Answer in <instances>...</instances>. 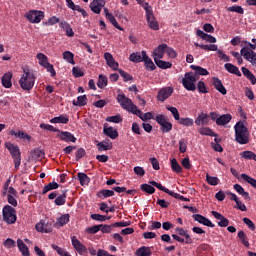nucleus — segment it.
Segmentation results:
<instances>
[{
  "label": "nucleus",
  "instance_id": "obj_48",
  "mask_svg": "<svg viewBox=\"0 0 256 256\" xmlns=\"http://www.w3.org/2000/svg\"><path fill=\"white\" fill-rule=\"evenodd\" d=\"M167 111H170L171 115L174 117L175 121H179L181 119V115L179 114V110L176 107L167 105Z\"/></svg>",
  "mask_w": 256,
  "mask_h": 256
},
{
  "label": "nucleus",
  "instance_id": "obj_44",
  "mask_svg": "<svg viewBox=\"0 0 256 256\" xmlns=\"http://www.w3.org/2000/svg\"><path fill=\"white\" fill-rule=\"evenodd\" d=\"M108 78L107 76L103 75V74H100L98 76V81H97V87L99 89H104V87H107V83H108Z\"/></svg>",
  "mask_w": 256,
  "mask_h": 256
},
{
  "label": "nucleus",
  "instance_id": "obj_12",
  "mask_svg": "<svg viewBox=\"0 0 256 256\" xmlns=\"http://www.w3.org/2000/svg\"><path fill=\"white\" fill-rule=\"evenodd\" d=\"M38 233H51L53 231V224L48 219H42L35 225Z\"/></svg>",
  "mask_w": 256,
  "mask_h": 256
},
{
  "label": "nucleus",
  "instance_id": "obj_27",
  "mask_svg": "<svg viewBox=\"0 0 256 256\" xmlns=\"http://www.w3.org/2000/svg\"><path fill=\"white\" fill-rule=\"evenodd\" d=\"M11 79H13V73L11 72H7L2 76V85L5 89H11L13 87Z\"/></svg>",
  "mask_w": 256,
  "mask_h": 256
},
{
  "label": "nucleus",
  "instance_id": "obj_13",
  "mask_svg": "<svg viewBox=\"0 0 256 256\" xmlns=\"http://www.w3.org/2000/svg\"><path fill=\"white\" fill-rule=\"evenodd\" d=\"M173 87H164L158 91L157 99L161 103L167 101L173 95Z\"/></svg>",
  "mask_w": 256,
  "mask_h": 256
},
{
  "label": "nucleus",
  "instance_id": "obj_19",
  "mask_svg": "<svg viewBox=\"0 0 256 256\" xmlns=\"http://www.w3.org/2000/svg\"><path fill=\"white\" fill-rule=\"evenodd\" d=\"M212 85L216 89V91L221 93V95H225L227 93V89L223 85V82L221 81V79H219L217 77H213L212 78Z\"/></svg>",
  "mask_w": 256,
  "mask_h": 256
},
{
  "label": "nucleus",
  "instance_id": "obj_61",
  "mask_svg": "<svg viewBox=\"0 0 256 256\" xmlns=\"http://www.w3.org/2000/svg\"><path fill=\"white\" fill-rule=\"evenodd\" d=\"M203 51H219V46L217 44H203L200 46Z\"/></svg>",
  "mask_w": 256,
  "mask_h": 256
},
{
  "label": "nucleus",
  "instance_id": "obj_8",
  "mask_svg": "<svg viewBox=\"0 0 256 256\" xmlns=\"http://www.w3.org/2000/svg\"><path fill=\"white\" fill-rule=\"evenodd\" d=\"M3 221L7 223V225H13L17 221V212L15 208L11 207L10 205L4 206L2 210Z\"/></svg>",
  "mask_w": 256,
  "mask_h": 256
},
{
  "label": "nucleus",
  "instance_id": "obj_36",
  "mask_svg": "<svg viewBox=\"0 0 256 256\" xmlns=\"http://www.w3.org/2000/svg\"><path fill=\"white\" fill-rule=\"evenodd\" d=\"M10 135H13L16 139H26L27 141H31V136L23 131L15 132V130H11Z\"/></svg>",
  "mask_w": 256,
  "mask_h": 256
},
{
  "label": "nucleus",
  "instance_id": "obj_55",
  "mask_svg": "<svg viewBox=\"0 0 256 256\" xmlns=\"http://www.w3.org/2000/svg\"><path fill=\"white\" fill-rule=\"evenodd\" d=\"M227 11H229L230 13H238L239 15H243V13H245L243 7L238 5L228 7Z\"/></svg>",
  "mask_w": 256,
  "mask_h": 256
},
{
  "label": "nucleus",
  "instance_id": "obj_63",
  "mask_svg": "<svg viewBox=\"0 0 256 256\" xmlns=\"http://www.w3.org/2000/svg\"><path fill=\"white\" fill-rule=\"evenodd\" d=\"M3 245L6 249H13L17 246V243L15 242V240L8 238L4 241Z\"/></svg>",
  "mask_w": 256,
  "mask_h": 256
},
{
  "label": "nucleus",
  "instance_id": "obj_39",
  "mask_svg": "<svg viewBox=\"0 0 256 256\" xmlns=\"http://www.w3.org/2000/svg\"><path fill=\"white\" fill-rule=\"evenodd\" d=\"M77 177L79 179L80 185L85 186V185H89L91 178H89V176H87V174L83 173V172H79L77 174Z\"/></svg>",
  "mask_w": 256,
  "mask_h": 256
},
{
  "label": "nucleus",
  "instance_id": "obj_3",
  "mask_svg": "<svg viewBox=\"0 0 256 256\" xmlns=\"http://www.w3.org/2000/svg\"><path fill=\"white\" fill-rule=\"evenodd\" d=\"M235 141L239 145H247L249 143V130L245 126V122L239 121L234 126Z\"/></svg>",
  "mask_w": 256,
  "mask_h": 256
},
{
  "label": "nucleus",
  "instance_id": "obj_9",
  "mask_svg": "<svg viewBox=\"0 0 256 256\" xmlns=\"http://www.w3.org/2000/svg\"><path fill=\"white\" fill-rule=\"evenodd\" d=\"M143 7L146 12V20L148 26L150 27V29H153V31H159V22H157V20L155 19L151 6H149V3H144Z\"/></svg>",
  "mask_w": 256,
  "mask_h": 256
},
{
  "label": "nucleus",
  "instance_id": "obj_41",
  "mask_svg": "<svg viewBox=\"0 0 256 256\" xmlns=\"http://www.w3.org/2000/svg\"><path fill=\"white\" fill-rule=\"evenodd\" d=\"M36 59H38V64L40 67H45L49 63V58L43 53H38L36 55Z\"/></svg>",
  "mask_w": 256,
  "mask_h": 256
},
{
  "label": "nucleus",
  "instance_id": "obj_15",
  "mask_svg": "<svg viewBox=\"0 0 256 256\" xmlns=\"http://www.w3.org/2000/svg\"><path fill=\"white\" fill-rule=\"evenodd\" d=\"M104 59L106 61V65H108L112 71H119V62L115 61L113 54L105 52Z\"/></svg>",
  "mask_w": 256,
  "mask_h": 256
},
{
  "label": "nucleus",
  "instance_id": "obj_20",
  "mask_svg": "<svg viewBox=\"0 0 256 256\" xmlns=\"http://www.w3.org/2000/svg\"><path fill=\"white\" fill-rule=\"evenodd\" d=\"M211 213L213 217L218 220L219 227H229V219H227L225 216L217 211H212Z\"/></svg>",
  "mask_w": 256,
  "mask_h": 256
},
{
  "label": "nucleus",
  "instance_id": "obj_23",
  "mask_svg": "<svg viewBox=\"0 0 256 256\" xmlns=\"http://www.w3.org/2000/svg\"><path fill=\"white\" fill-rule=\"evenodd\" d=\"M197 37H200L203 41H206V43H217V38L215 36H212L210 34H207L203 32L202 30H197L196 31Z\"/></svg>",
  "mask_w": 256,
  "mask_h": 256
},
{
  "label": "nucleus",
  "instance_id": "obj_16",
  "mask_svg": "<svg viewBox=\"0 0 256 256\" xmlns=\"http://www.w3.org/2000/svg\"><path fill=\"white\" fill-rule=\"evenodd\" d=\"M57 138L60 139V141H65L66 143H75V141H77V138H75V135L71 132L61 130H58Z\"/></svg>",
  "mask_w": 256,
  "mask_h": 256
},
{
  "label": "nucleus",
  "instance_id": "obj_49",
  "mask_svg": "<svg viewBox=\"0 0 256 256\" xmlns=\"http://www.w3.org/2000/svg\"><path fill=\"white\" fill-rule=\"evenodd\" d=\"M60 27H62V29H65L67 37H73L75 35V32H73V28L69 26V23L61 22Z\"/></svg>",
  "mask_w": 256,
  "mask_h": 256
},
{
  "label": "nucleus",
  "instance_id": "obj_54",
  "mask_svg": "<svg viewBox=\"0 0 256 256\" xmlns=\"http://www.w3.org/2000/svg\"><path fill=\"white\" fill-rule=\"evenodd\" d=\"M234 189L236 192L239 193V195H242L245 199H249V192H246L244 188H242L241 185L235 184Z\"/></svg>",
  "mask_w": 256,
  "mask_h": 256
},
{
  "label": "nucleus",
  "instance_id": "obj_62",
  "mask_svg": "<svg viewBox=\"0 0 256 256\" xmlns=\"http://www.w3.org/2000/svg\"><path fill=\"white\" fill-rule=\"evenodd\" d=\"M106 121L108 123H122L123 122V118L121 117V115H115V116H110L106 118Z\"/></svg>",
  "mask_w": 256,
  "mask_h": 256
},
{
  "label": "nucleus",
  "instance_id": "obj_58",
  "mask_svg": "<svg viewBox=\"0 0 256 256\" xmlns=\"http://www.w3.org/2000/svg\"><path fill=\"white\" fill-rule=\"evenodd\" d=\"M206 181L208 185H212L213 187H216V185L219 183V178L206 174Z\"/></svg>",
  "mask_w": 256,
  "mask_h": 256
},
{
  "label": "nucleus",
  "instance_id": "obj_46",
  "mask_svg": "<svg viewBox=\"0 0 256 256\" xmlns=\"http://www.w3.org/2000/svg\"><path fill=\"white\" fill-rule=\"evenodd\" d=\"M198 133H200V135H206L208 137H216L215 132H213V130L209 127H201L198 129Z\"/></svg>",
  "mask_w": 256,
  "mask_h": 256
},
{
  "label": "nucleus",
  "instance_id": "obj_26",
  "mask_svg": "<svg viewBox=\"0 0 256 256\" xmlns=\"http://www.w3.org/2000/svg\"><path fill=\"white\" fill-rule=\"evenodd\" d=\"M195 123L198 126H205V125H209V115L206 113H200L196 119H195Z\"/></svg>",
  "mask_w": 256,
  "mask_h": 256
},
{
  "label": "nucleus",
  "instance_id": "obj_33",
  "mask_svg": "<svg viewBox=\"0 0 256 256\" xmlns=\"http://www.w3.org/2000/svg\"><path fill=\"white\" fill-rule=\"evenodd\" d=\"M17 247L19 251L22 253V256H30L29 247H27V245L23 243V240H17Z\"/></svg>",
  "mask_w": 256,
  "mask_h": 256
},
{
  "label": "nucleus",
  "instance_id": "obj_50",
  "mask_svg": "<svg viewBox=\"0 0 256 256\" xmlns=\"http://www.w3.org/2000/svg\"><path fill=\"white\" fill-rule=\"evenodd\" d=\"M240 157H242V159L256 161V154L253 151H243L240 153Z\"/></svg>",
  "mask_w": 256,
  "mask_h": 256
},
{
  "label": "nucleus",
  "instance_id": "obj_2",
  "mask_svg": "<svg viewBox=\"0 0 256 256\" xmlns=\"http://www.w3.org/2000/svg\"><path fill=\"white\" fill-rule=\"evenodd\" d=\"M22 75L18 81L23 91H31L35 87V81H37V74L29 67L22 68Z\"/></svg>",
  "mask_w": 256,
  "mask_h": 256
},
{
  "label": "nucleus",
  "instance_id": "obj_22",
  "mask_svg": "<svg viewBox=\"0 0 256 256\" xmlns=\"http://www.w3.org/2000/svg\"><path fill=\"white\" fill-rule=\"evenodd\" d=\"M142 54L144 55V61H142L145 65V68L147 71H155L157 69V66H155V63H153V60L147 55V52L143 50Z\"/></svg>",
  "mask_w": 256,
  "mask_h": 256
},
{
  "label": "nucleus",
  "instance_id": "obj_1",
  "mask_svg": "<svg viewBox=\"0 0 256 256\" xmlns=\"http://www.w3.org/2000/svg\"><path fill=\"white\" fill-rule=\"evenodd\" d=\"M117 101L122 109H125L128 113H132V115H137L141 121H149L153 119V112H146L143 114L139 107L133 103V100L127 98L125 94H118Z\"/></svg>",
  "mask_w": 256,
  "mask_h": 256
},
{
  "label": "nucleus",
  "instance_id": "obj_28",
  "mask_svg": "<svg viewBox=\"0 0 256 256\" xmlns=\"http://www.w3.org/2000/svg\"><path fill=\"white\" fill-rule=\"evenodd\" d=\"M144 60L145 56L143 54V50L141 52H134L129 56V61L132 63H143Z\"/></svg>",
  "mask_w": 256,
  "mask_h": 256
},
{
  "label": "nucleus",
  "instance_id": "obj_51",
  "mask_svg": "<svg viewBox=\"0 0 256 256\" xmlns=\"http://www.w3.org/2000/svg\"><path fill=\"white\" fill-rule=\"evenodd\" d=\"M53 189H59V184L57 182H50L49 184L45 185L43 188V195L49 193V191H53Z\"/></svg>",
  "mask_w": 256,
  "mask_h": 256
},
{
  "label": "nucleus",
  "instance_id": "obj_5",
  "mask_svg": "<svg viewBox=\"0 0 256 256\" xmlns=\"http://www.w3.org/2000/svg\"><path fill=\"white\" fill-rule=\"evenodd\" d=\"M5 147L6 149H8L9 153L12 156L15 169H19V167L21 166V151L19 150V146L11 142H6Z\"/></svg>",
  "mask_w": 256,
  "mask_h": 256
},
{
  "label": "nucleus",
  "instance_id": "obj_56",
  "mask_svg": "<svg viewBox=\"0 0 256 256\" xmlns=\"http://www.w3.org/2000/svg\"><path fill=\"white\" fill-rule=\"evenodd\" d=\"M69 214H64L62 216H60L57 220V225H59V227H63V225H67V223H69Z\"/></svg>",
  "mask_w": 256,
  "mask_h": 256
},
{
  "label": "nucleus",
  "instance_id": "obj_32",
  "mask_svg": "<svg viewBox=\"0 0 256 256\" xmlns=\"http://www.w3.org/2000/svg\"><path fill=\"white\" fill-rule=\"evenodd\" d=\"M103 133L106 134L107 137H110V139H117V137H119V132L113 127H104Z\"/></svg>",
  "mask_w": 256,
  "mask_h": 256
},
{
  "label": "nucleus",
  "instance_id": "obj_24",
  "mask_svg": "<svg viewBox=\"0 0 256 256\" xmlns=\"http://www.w3.org/2000/svg\"><path fill=\"white\" fill-rule=\"evenodd\" d=\"M104 15L106 19H108V21H110V23L113 25V27H115L119 31H123V27L119 25V23L117 22V19H115V16H113V14L109 12V9L104 8Z\"/></svg>",
  "mask_w": 256,
  "mask_h": 256
},
{
  "label": "nucleus",
  "instance_id": "obj_7",
  "mask_svg": "<svg viewBox=\"0 0 256 256\" xmlns=\"http://www.w3.org/2000/svg\"><path fill=\"white\" fill-rule=\"evenodd\" d=\"M177 234H172V238L178 243H185V245H191L193 243V238L189 235V232L183 228L177 227L175 229Z\"/></svg>",
  "mask_w": 256,
  "mask_h": 256
},
{
  "label": "nucleus",
  "instance_id": "obj_14",
  "mask_svg": "<svg viewBox=\"0 0 256 256\" xmlns=\"http://www.w3.org/2000/svg\"><path fill=\"white\" fill-rule=\"evenodd\" d=\"M166 50L167 44L158 45L152 53L154 61H159L160 59H163V57H165Z\"/></svg>",
  "mask_w": 256,
  "mask_h": 256
},
{
  "label": "nucleus",
  "instance_id": "obj_11",
  "mask_svg": "<svg viewBox=\"0 0 256 256\" xmlns=\"http://www.w3.org/2000/svg\"><path fill=\"white\" fill-rule=\"evenodd\" d=\"M242 57L248 61L253 67H256V53L254 50H251L249 47H243L240 50Z\"/></svg>",
  "mask_w": 256,
  "mask_h": 256
},
{
  "label": "nucleus",
  "instance_id": "obj_35",
  "mask_svg": "<svg viewBox=\"0 0 256 256\" xmlns=\"http://www.w3.org/2000/svg\"><path fill=\"white\" fill-rule=\"evenodd\" d=\"M62 57L64 61L70 63V65H75V54H73V52L65 51L63 52Z\"/></svg>",
  "mask_w": 256,
  "mask_h": 256
},
{
  "label": "nucleus",
  "instance_id": "obj_52",
  "mask_svg": "<svg viewBox=\"0 0 256 256\" xmlns=\"http://www.w3.org/2000/svg\"><path fill=\"white\" fill-rule=\"evenodd\" d=\"M171 169L174 171V173H181L183 171V168L181 165H179V162H177V159L175 158L171 160Z\"/></svg>",
  "mask_w": 256,
  "mask_h": 256
},
{
  "label": "nucleus",
  "instance_id": "obj_30",
  "mask_svg": "<svg viewBox=\"0 0 256 256\" xmlns=\"http://www.w3.org/2000/svg\"><path fill=\"white\" fill-rule=\"evenodd\" d=\"M224 68L228 73H231L232 75H236L237 77H241V71H239V68L231 63H226L224 65Z\"/></svg>",
  "mask_w": 256,
  "mask_h": 256
},
{
  "label": "nucleus",
  "instance_id": "obj_47",
  "mask_svg": "<svg viewBox=\"0 0 256 256\" xmlns=\"http://www.w3.org/2000/svg\"><path fill=\"white\" fill-rule=\"evenodd\" d=\"M115 195V192L113 190H100L97 193V197L100 199H107V197H113Z\"/></svg>",
  "mask_w": 256,
  "mask_h": 256
},
{
  "label": "nucleus",
  "instance_id": "obj_37",
  "mask_svg": "<svg viewBox=\"0 0 256 256\" xmlns=\"http://www.w3.org/2000/svg\"><path fill=\"white\" fill-rule=\"evenodd\" d=\"M242 73H243L244 77H246V79L250 80L252 85L256 84L255 75L251 71H249L246 67H242Z\"/></svg>",
  "mask_w": 256,
  "mask_h": 256
},
{
  "label": "nucleus",
  "instance_id": "obj_59",
  "mask_svg": "<svg viewBox=\"0 0 256 256\" xmlns=\"http://www.w3.org/2000/svg\"><path fill=\"white\" fill-rule=\"evenodd\" d=\"M241 177L244 181H246V183H249V185H251L252 187H254V189H256V180H255V178H251V176H249L247 174H241Z\"/></svg>",
  "mask_w": 256,
  "mask_h": 256
},
{
  "label": "nucleus",
  "instance_id": "obj_31",
  "mask_svg": "<svg viewBox=\"0 0 256 256\" xmlns=\"http://www.w3.org/2000/svg\"><path fill=\"white\" fill-rule=\"evenodd\" d=\"M190 68L195 71L194 75H201L202 77H205L207 75H209V71L201 66H197V65H191Z\"/></svg>",
  "mask_w": 256,
  "mask_h": 256
},
{
  "label": "nucleus",
  "instance_id": "obj_18",
  "mask_svg": "<svg viewBox=\"0 0 256 256\" xmlns=\"http://www.w3.org/2000/svg\"><path fill=\"white\" fill-rule=\"evenodd\" d=\"M105 7V0H93L90 3V9L92 12H94L96 15H99L101 13V10Z\"/></svg>",
  "mask_w": 256,
  "mask_h": 256
},
{
  "label": "nucleus",
  "instance_id": "obj_40",
  "mask_svg": "<svg viewBox=\"0 0 256 256\" xmlns=\"http://www.w3.org/2000/svg\"><path fill=\"white\" fill-rule=\"evenodd\" d=\"M136 256H151V248L147 246H142L135 252Z\"/></svg>",
  "mask_w": 256,
  "mask_h": 256
},
{
  "label": "nucleus",
  "instance_id": "obj_29",
  "mask_svg": "<svg viewBox=\"0 0 256 256\" xmlns=\"http://www.w3.org/2000/svg\"><path fill=\"white\" fill-rule=\"evenodd\" d=\"M231 119H233L231 114L221 115V116L218 117V119L216 121V125H219L220 127H223V126L227 125L228 123H230Z\"/></svg>",
  "mask_w": 256,
  "mask_h": 256
},
{
  "label": "nucleus",
  "instance_id": "obj_17",
  "mask_svg": "<svg viewBox=\"0 0 256 256\" xmlns=\"http://www.w3.org/2000/svg\"><path fill=\"white\" fill-rule=\"evenodd\" d=\"M71 243H72V247H74V249L77 251V253H79V255H85V252L87 251V247H85L83 243H81V241L77 239V236L71 237Z\"/></svg>",
  "mask_w": 256,
  "mask_h": 256
},
{
  "label": "nucleus",
  "instance_id": "obj_4",
  "mask_svg": "<svg viewBox=\"0 0 256 256\" xmlns=\"http://www.w3.org/2000/svg\"><path fill=\"white\" fill-rule=\"evenodd\" d=\"M199 78L197 77V74L193 72H187L184 74V77L182 79V85L186 91H195L197 89V81Z\"/></svg>",
  "mask_w": 256,
  "mask_h": 256
},
{
  "label": "nucleus",
  "instance_id": "obj_57",
  "mask_svg": "<svg viewBox=\"0 0 256 256\" xmlns=\"http://www.w3.org/2000/svg\"><path fill=\"white\" fill-rule=\"evenodd\" d=\"M140 189L144 191V193H148V195H153V193H155V187L149 184H142Z\"/></svg>",
  "mask_w": 256,
  "mask_h": 256
},
{
  "label": "nucleus",
  "instance_id": "obj_25",
  "mask_svg": "<svg viewBox=\"0 0 256 256\" xmlns=\"http://www.w3.org/2000/svg\"><path fill=\"white\" fill-rule=\"evenodd\" d=\"M98 151H111L113 149V142L111 140L106 139L97 143Z\"/></svg>",
  "mask_w": 256,
  "mask_h": 256
},
{
  "label": "nucleus",
  "instance_id": "obj_43",
  "mask_svg": "<svg viewBox=\"0 0 256 256\" xmlns=\"http://www.w3.org/2000/svg\"><path fill=\"white\" fill-rule=\"evenodd\" d=\"M66 201H67V190H64V191L62 192V194L59 195V196L55 199L54 203H55V205L61 206V205H65Z\"/></svg>",
  "mask_w": 256,
  "mask_h": 256
},
{
  "label": "nucleus",
  "instance_id": "obj_38",
  "mask_svg": "<svg viewBox=\"0 0 256 256\" xmlns=\"http://www.w3.org/2000/svg\"><path fill=\"white\" fill-rule=\"evenodd\" d=\"M50 123H62L63 125H67V123H69V116L60 115V116L54 117L50 120Z\"/></svg>",
  "mask_w": 256,
  "mask_h": 256
},
{
  "label": "nucleus",
  "instance_id": "obj_53",
  "mask_svg": "<svg viewBox=\"0 0 256 256\" xmlns=\"http://www.w3.org/2000/svg\"><path fill=\"white\" fill-rule=\"evenodd\" d=\"M150 185H153V187H156L160 191H164V193H167L168 195H171L173 191L167 189L165 186L161 185L160 183L155 182L154 180L149 182Z\"/></svg>",
  "mask_w": 256,
  "mask_h": 256
},
{
  "label": "nucleus",
  "instance_id": "obj_42",
  "mask_svg": "<svg viewBox=\"0 0 256 256\" xmlns=\"http://www.w3.org/2000/svg\"><path fill=\"white\" fill-rule=\"evenodd\" d=\"M178 123L184 127H193V125H195L193 118L189 117L179 118Z\"/></svg>",
  "mask_w": 256,
  "mask_h": 256
},
{
  "label": "nucleus",
  "instance_id": "obj_21",
  "mask_svg": "<svg viewBox=\"0 0 256 256\" xmlns=\"http://www.w3.org/2000/svg\"><path fill=\"white\" fill-rule=\"evenodd\" d=\"M192 217L194 221H197L201 225H205V227H215V224L211 223V220L201 214H194Z\"/></svg>",
  "mask_w": 256,
  "mask_h": 256
},
{
  "label": "nucleus",
  "instance_id": "obj_6",
  "mask_svg": "<svg viewBox=\"0 0 256 256\" xmlns=\"http://www.w3.org/2000/svg\"><path fill=\"white\" fill-rule=\"evenodd\" d=\"M24 17L26 18L27 21L32 23L33 25H39L43 19H45V12L42 10H28L25 14Z\"/></svg>",
  "mask_w": 256,
  "mask_h": 256
},
{
  "label": "nucleus",
  "instance_id": "obj_45",
  "mask_svg": "<svg viewBox=\"0 0 256 256\" xmlns=\"http://www.w3.org/2000/svg\"><path fill=\"white\" fill-rule=\"evenodd\" d=\"M154 62L157 65V67H159V69H171L173 67V63L167 62L165 60L160 59V60H156Z\"/></svg>",
  "mask_w": 256,
  "mask_h": 256
},
{
  "label": "nucleus",
  "instance_id": "obj_60",
  "mask_svg": "<svg viewBox=\"0 0 256 256\" xmlns=\"http://www.w3.org/2000/svg\"><path fill=\"white\" fill-rule=\"evenodd\" d=\"M57 23H59V18L57 16H52L48 18L46 22H43V25L47 27H51L53 25H57Z\"/></svg>",
  "mask_w": 256,
  "mask_h": 256
},
{
  "label": "nucleus",
  "instance_id": "obj_64",
  "mask_svg": "<svg viewBox=\"0 0 256 256\" xmlns=\"http://www.w3.org/2000/svg\"><path fill=\"white\" fill-rule=\"evenodd\" d=\"M72 75L76 78H79V77H83L85 75V72L83 71V69H81L79 67H73Z\"/></svg>",
  "mask_w": 256,
  "mask_h": 256
},
{
  "label": "nucleus",
  "instance_id": "obj_34",
  "mask_svg": "<svg viewBox=\"0 0 256 256\" xmlns=\"http://www.w3.org/2000/svg\"><path fill=\"white\" fill-rule=\"evenodd\" d=\"M72 105L74 107H85L87 105V95L78 96L77 100H73Z\"/></svg>",
  "mask_w": 256,
  "mask_h": 256
},
{
  "label": "nucleus",
  "instance_id": "obj_10",
  "mask_svg": "<svg viewBox=\"0 0 256 256\" xmlns=\"http://www.w3.org/2000/svg\"><path fill=\"white\" fill-rule=\"evenodd\" d=\"M156 123L160 125L162 133H169L173 129V124L163 114H158L156 116Z\"/></svg>",
  "mask_w": 256,
  "mask_h": 256
}]
</instances>
